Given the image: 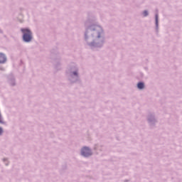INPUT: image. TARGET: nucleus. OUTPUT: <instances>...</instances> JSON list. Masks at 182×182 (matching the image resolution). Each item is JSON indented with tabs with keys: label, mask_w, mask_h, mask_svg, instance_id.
Wrapping results in <instances>:
<instances>
[{
	"label": "nucleus",
	"mask_w": 182,
	"mask_h": 182,
	"mask_svg": "<svg viewBox=\"0 0 182 182\" xmlns=\"http://www.w3.org/2000/svg\"><path fill=\"white\" fill-rule=\"evenodd\" d=\"M21 32H23V39L25 42H31L32 41V33L29 29L22 28Z\"/></svg>",
	"instance_id": "f257e3e1"
},
{
	"label": "nucleus",
	"mask_w": 182,
	"mask_h": 182,
	"mask_svg": "<svg viewBox=\"0 0 182 182\" xmlns=\"http://www.w3.org/2000/svg\"><path fill=\"white\" fill-rule=\"evenodd\" d=\"M81 154L85 157H88V156H92V151L88 147H83L81 150Z\"/></svg>",
	"instance_id": "f03ea898"
},
{
	"label": "nucleus",
	"mask_w": 182,
	"mask_h": 182,
	"mask_svg": "<svg viewBox=\"0 0 182 182\" xmlns=\"http://www.w3.org/2000/svg\"><path fill=\"white\" fill-rule=\"evenodd\" d=\"M6 62V57L4 53H0V63H5Z\"/></svg>",
	"instance_id": "7ed1b4c3"
},
{
	"label": "nucleus",
	"mask_w": 182,
	"mask_h": 182,
	"mask_svg": "<svg viewBox=\"0 0 182 182\" xmlns=\"http://www.w3.org/2000/svg\"><path fill=\"white\" fill-rule=\"evenodd\" d=\"M138 89H144V83L143 82H139L137 85Z\"/></svg>",
	"instance_id": "20e7f679"
},
{
	"label": "nucleus",
	"mask_w": 182,
	"mask_h": 182,
	"mask_svg": "<svg viewBox=\"0 0 182 182\" xmlns=\"http://www.w3.org/2000/svg\"><path fill=\"white\" fill-rule=\"evenodd\" d=\"M0 123L4 124V119H2V114H1V112H0Z\"/></svg>",
	"instance_id": "39448f33"
},
{
	"label": "nucleus",
	"mask_w": 182,
	"mask_h": 182,
	"mask_svg": "<svg viewBox=\"0 0 182 182\" xmlns=\"http://www.w3.org/2000/svg\"><path fill=\"white\" fill-rule=\"evenodd\" d=\"M143 15H144V16H147V15H149V12H147V11H144L143 12Z\"/></svg>",
	"instance_id": "423d86ee"
},
{
	"label": "nucleus",
	"mask_w": 182,
	"mask_h": 182,
	"mask_svg": "<svg viewBox=\"0 0 182 182\" xmlns=\"http://www.w3.org/2000/svg\"><path fill=\"white\" fill-rule=\"evenodd\" d=\"M159 21V16L157 15H156V22L157 23V22Z\"/></svg>",
	"instance_id": "0eeeda50"
},
{
	"label": "nucleus",
	"mask_w": 182,
	"mask_h": 182,
	"mask_svg": "<svg viewBox=\"0 0 182 182\" xmlns=\"http://www.w3.org/2000/svg\"><path fill=\"white\" fill-rule=\"evenodd\" d=\"M2 133H4V130L1 127H0V134H2Z\"/></svg>",
	"instance_id": "6e6552de"
},
{
	"label": "nucleus",
	"mask_w": 182,
	"mask_h": 182,
	"mask_svg": "<svg viewBox=\"0 0 182 182\" xmlns=\"http://www.w3.org/2000/svg\"><path fill=\"white\" fill-rule=\"evenodd\" d=\"M73 73H74V75H77V73L76 72H74Z\"/></svg>",
	"instance_id": "1a4fd4ad"
}]
</instances>
